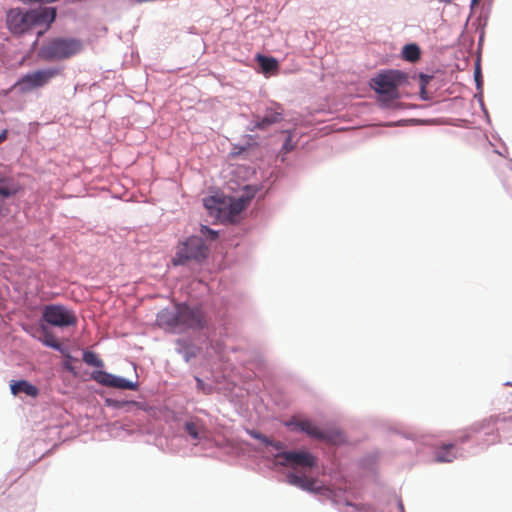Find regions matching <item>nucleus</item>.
Here are the masks:
<instances>
[{
    "instance_id": "5701e85b",
    "label": "nucleus",
    "mask_w": 512,
    "mask_h": 512,
    "mask_svg": "<svg viewBox=\"0 0 512 512\" xmlns=\"http://www.w3.org/2000/svg\"><path fill=\"white\" fill-rule=\"evenodd\" d=\"M222 204L223 203H221L214 197L204 199V206L206 209H208L210 211L217 209L221 214L223 213V210H224V208L222 207Z\"/></svg>"
},
{
    "instance_id": "6ab92c4d",
    "label": "nucleus",
    "mask_w": 512,
    "mask_h": 512,
    "mask_svg": "<svg viewBox=\"0 0 512 512\" xmlns=\"http://www.w3.org/2000/svg\"><path fill=\"white\" fill-rule=\"evenodd\" d=\"M43 336L38 339L47 347H51L56 350H60L61 344L55 335L50 332L46 327L42 328Z\"/></svg>"
},
{
    "instance_id": "393cba45",
    "label": "nucleus",
    "mask_w": 512,
    "mask_h": 512,
    "mask_svg": "<svg viewBox=\"0 0 512 512\" xmlns=\"http://www.w3.org/2000/svg\"><path fill=\"white\" fill-rule=\"evenodd\" d=\"M200 232L202 235L208 237L210 240H216L218 237V233L209 227L202 225L200 228Z\"/></svg>"
},
{
    "instance_id": "c85d7f7f",
    "label": "nucleus",
    "mask_w": 512,
    "mask_h": 512,
    "mask_svg": "<svg viewBox=\"0 0 512 512\" xmlns=\"http://www.w3.org/2000/svg\"><path fill=\"white\" fill-rule=\"evenodd\" d=\"M8 131L5 129L0 133V144H2L7 139Z\"/></svg>"
},
{
    "instance_id": "a211bd4d",
    "label": "nucleus",
    "mask_w": 512,
    "mask_h": 512,
    "mask_svg": "<svg viewBox=\"0 0 512 512\" xmlns=\"http://www.w3.org/2000/svg\"><path fill=\"white\" fill-rule=\"evenodd\" d=\"M421 51L417 44H407L402 49V58L406 61L414 63L420 59Z\"/></svg>"
},
{
    "instance_id": "c756f323",
    "label": "nucleus",
    "mask_w": 512,
    "mask_h": 512,
    "mask_svg": "<svg viewBox=\"0 0 512 512\" xmlns=\"http://www.w3.org/2000/svg\"><path fill=\"white\" fill-rule=\"evenodd\" d=\"M196 381H197V387L204 391V382L200 378H196Z\"/></svg>"
},
{
    "instance_id": "4468645a",
    "label": "nucleus",
    "mask_w": 512,
    "mask_h": 512,
    "mask_svg": "<svg viewBox=\"0 0 512 512\" xmlns=\"http://www.w3.org/2000/svg\"><path fill=\"white\" fill-rule=\"evenodd\" d=\"M10 390L14 396L23 393L31 398H36L39 395V389L26 380H12L10 382Z\"/></svg>"
},
{
    "instance_id": "0eeeda50",
    "label": "nucleus",
    "mask_w": 512,
    "mask_h": 512,
    "mask_svg": "<svg viewBox=\"0 0 512 512\" xmlns=\"http://www.w3.org/2000/svg\"><path fill=\"white\" fill-rule=\"evenodd\" d=\"M275 458L282 466L297 468H313L317 466V458L307 451H283L278 453Z\"/></svg>"
},
{
    "instance_id": "1a4fd4ad",
    "label": "nucleus",
    "mask_w": 512,
    "mask_h": 512,
    "mask_svg": "<svg viewBox=\"0 0 512 512\" xmlns=\"http://www.w3.org/2000/svg\"><path fill=\"white\" fill-rule=\"evenodd\" d=\"M178 329H196L204 325V316L200 308H191L186 304H178Z\"/></svg>"
},
{
    "instance_id": "cd10ccee",
    "label": "nucleus",
    "mask_w": 512,
    "mask_h": 512,
    "mask_svg": "<svg viewBox=\"0 0 512 512\" xmlns=\"http://www.w3.org/2000/svg\"><path fill=\"white\" fill-rule=\"evenodd\" d=\"M474 76H475V80H476L477 84L479 85L481 82V71H480L479 67H476Z\"/></svg>"
},
{
    "instance_id": "b1692460",
    "label": "nucleus",
    "mask_w": 512,
    "mask_h": 512,
    "mask_svg": "<svg viewBox=\"0 0 512 512\" xmlns=\"http://www.w3.org/2000/svg\"><path fill=\"white\" fill-rule=\"evenodd\" d=\"M433 77L426 74H420L419 82H420V94L422 99H428L426 95V86L429 84Z\"/></svg>"
},
{
    "instance_id": "2eb2a0df",
    "label": "nucleus",
    "mask_w": 512,
    "mask_h": 512,
    "mask_svg": "<svg viewBox=\"0 0 512 512\" xmlns=\"http://www.w3.org/2000/svg\"><path fill=\"white\" fill-rule=\"evenodd\" d=\"M157 323L166 329H178V309L171 311L164 309L157 314Z\"/></svg>"
},
{
    "instance_id": "ddd939ff",
    "label": "nucleus",
    "mask_w": 512,
    "mask_h": 512,
    "mask_svg": "<svg viewBox=\"0 0 512 512\" xmlns=\"http://www.w3.org/2000/svg\"><path fill=\"white\" fill-rule=\"evenodd\" d=\"M281 120L282 109L280 108V106H278L276 110H267L266 114L262 118L257 117V120L254 123V128L252 130H265L272 124L279 123Z\"/></svg>"
},
{
    "instance_id": "423d86ee",
    "label": "nucleus",
    "mask_w": 512,
    "mask_h": 512,
    "mask_svg": "<svg viewBox=\"0 0 512 512\" xmlns=\"http://www.w3.org/2000/svg\"><path fill=\"white\" fill-rule=\"evenodd\" d=\"M42 319L55 327H68L77 324L74 312L63 305L50 304L43 307Z\"/></svg>"
},
{
    "instance_id": "6e6552de",
    "label": "nucleus",
    "mask_w": 512,
    "mask_h": 512,
    "mask_svg": "<svg viewBox=\"0 0 512 512\" xmlns=\"http://www.w3.org/2000/svg\"><path fill=\"white\" fill-rule=\"evenodd\" d=\"M60 73L57 68H48L43 70H37L32 73L24 75L17 83L21 86L22 90L30 91L39 87H43L50 82L51 79L56 77Z\"/></svg>"
},
{
    "instance_id": "a878e982",
    "label": "nucleus",
    "mask_w": 512,
    "mask_h": 512,
    "mask_svg": "<svg viewBox=\"0 0 512 512\" xmlns=\"http://www.w3.org/2000/svg\"><path fill=\"white\" fill-rule=\"evenodd\" d=\"M263 443H265L266 445L272 446L273 448H275L277 450H281L284 447L282 442L271 441L267 437H263Z\"/></svg>"
},
{
    "instance_id": "412c9836",
    "label": "nucleus",
    "mask_w": 512,
    "mask_h": 512,
    "mask_svg": "<svg viewBox=\"0 0 512 512\" xmlns=\"http://www.w3.org/2000/svg\"><path fill=\"white\" fill-rule=\"evenodd\" d=\"M204 430L203 425L198 422L190 421L185 423V431L194 439L200 440L201 432Z\"/></svg>"
},
{
    "instance_id": "f257e3e1",
    "label": "nucleus",
    "mask_w": 512,
    "mask_h": 512,
    "mask_svg": "<svg viewBox=\"0 0 512 512\" xmlns=\"http://www.w3.org/2000/svg\"><path fill=\"white\" fill-rule=\"evenodd\" d=\"M56 18V9L53 7H40L32 10L14 8L7 13V25L13 34H24L34 28H42L37 32L41 37Z\"/></svg>"
},
{
    "instance_id": "dca6fc26",
    "label": "nucleus",
    "mask_w": 512,
    "mask_h": 512,
    "mask_svg": "<svg viewBox=\"0 0 512 512\" xmlns=\"http://www.w3.org/2000/svg\"><path fill=\"white\" fill-rule=\"evenodd\" d=\"M19 191V185L14 180L0 172V197L8 198Z\"/></svg>"
},
{
    "instance_id": "4be33fe9",
    "label": "nucleus",
    "mask_w": 512,
    "mask_h": 512,
    "mask_svg": "<svg viewBox=\"0 0 512 512\" xmlns=\"http://www.w3.org/2000/svg\"><path fill=\"white\" fill-rule=\"evenodd\" d=\"M83 361L89 365L97 368H102L104 366V362L102 359L98 357V355L92 351H85L83 353Z\"/></svg>"
},
{
    "instance_id": "bb28decb",
    "label": "nucleus",
    "mask_w": 512,
    "mask_h": 512,
    "mask_svg": "<svg viewBox=\"0 0 512 512\" xmlns=\"http://www.w3.org/2000/svg\"><path fill=\"white\" fill-rule=\"evenodd\" d=\"M64 368H65L67 371H69V372H71V373H73V374H76V371H75L74 366H73L69 361H66V362L64 363Z\"/></svg>"
},
{
    "instance_id": "9d476101",
    "label": "nucleus",
    "mask_w": 512,
    "mask_h": 512,
    "mask_svg": "<svg viewBox=\"0 0 512 512\" xmlns=\"http://www.w3.org/2000/svg\"><path fill=\"white\" fill-rule=\"evenodd\" d=\"M91 378L97 383L106 387L118 388L122 390H136L138 388L137 382L115 376L103 370L93 371Z\"/></svg>"
},
{
    "instance_id": "20e7f679",
    "label": "nucleus",
    "mask_w": 512,
    "mask_h": 512,
    "mask_svg": "<svg viewBox=\"0 0 512 512\" xmlns=\"http://www.w3.org/2000/svg\"><path fill=\"white\" fill-rule=\"evenodd\" d=\"M208 251L209 249L201 237L191 236L178 245L172 263L184 265L189 261L201 262L206 259Z\"/></svg>"
},
{
    "instance_id": "f8f14e48",
    "label": "nucleus",
    "mask_w": 512,
    "mask_h": 512,
    "mask_svg": "<svg viewBox=\"0 0 512 512\" xmlns=\"http://www.w3.org/2000/svg\"><path fill=\"white\" fill-rule=\"evenodd\" d=\"M250 197L231 198L227 207H223V217L231 223H236L242 211L249 205Z\"/></svg>"
},
{
    "instance_id": "7ed1b4c3",
    "label": "nucleus",
    "mask_w": 512,
    "mask_h": 512,
    "mask_svg": "<svg viewBox=\"0 0 512 512\" xmlns=\"http://www.w3.org/2000/svg\"><path fill=\"white\" fill-rule=\"evenodd\" d=\"M407 80L405 73L399 70H386L376 75L371 82V87L381 95L383 100H395L399 98L398 88Z\"/></svg>"
},
{
    "instance_id": "f3484780",
    "label": "nucleus",
    "mask_w": 512,
    "mask_h": 512,
    "mask_svg": "<svg viewBox=\"0 0 512 512\" xmlns=\"http://www.w3.org/2000/svg\"><path fill=\"white\" fill-rule=\"evenodd\" d=\"M454 458H456V452L453 444L444 445L435 453L437 462H451Z\"/></svg>"
},
{
    "instance_id": "f03ea898",
    "label": "nucleus",
    "mask_w": 512,
    "mask_h": 512,
    "mask_svg": "<svg viewBox=\"0 0 512 512\" xmlns=\"http://www.w3.org/2000/svg\"><path fill=\"white\" fill-rule=\"evenodd\" d=\"M82 49V42L78 39L56 37L42 45L38 55L45 61H59L73 57Z\"/></svg>"
},
{
    "instance_id": "aec40b11",
    "label": "nucleus",
    "mask_w": 512,
    "mask_h": 512,
    "mask_svg": "<svg viewBox=\"0 0 512 512\" xmlns=\"http://www.w3.org/2000/svg\"><path fill=\"white\" fill-rule=\"evenodd\" d=\"M258 63L261 69L266 73L275 71L278 68V63L274 58L260 55L258 56Z\"/></svg>"
},
{
    "instance_id": "9b49d317",
    "label": "nucleus",
    "mask_w": 512,
    "mask_h": 512,
    "mask_svg": "<svg viewBox=\"0 0 512 512\" xmlns=\"http://www.w3.org/2000/svg\"><path fill=\"white\" fill-rule=\"evenodd\" d=\"M287 482L290 485L296 486L302 490L320 493L325 490L323 485H318V480L316 478L308 477L305 474H297L295 472H289L286 475Z\"/></svg>"
},
{
    "instance_id": "7c9ffc66",
    "label": "nucleus",
    "mask_w": 512,
    "mask_h": 512,
    "mask_svg": "<svg viewBox=\"0 0 512 512\" xmlns=\"http://www.w3.org/2000/svg\"><path fill=\"white\" fill-rule=\"evenodd\" d=\"M251 435L256 438V439H259L263 442V435H261L260 433H256V432H252Z\"/></svg>"
},
{
    "instance_id": "473e14b6",
    "label": "nucleus",
    "mask_w": 512,
    "mask_h": 512,
    "mask_svg": "<svg viewBox=\"0 0 512 512\" xmlns=\"http://www.w3.org/2000/svg\"><path fill=\"white\" fill-rule=\"evenodd\" d=\"M480 0H472V5H476L479 3Z\"/></svg>"
},
{
    "instance_id": "39448f33",
    "label": "nucleus",
    "mask_w": 512,
    "mask_h": 512,
    "mask_svg": "<svg viewBox=\"0 0 512 512\" xmlns=\"http://www.w3.org/2000/svg\"><path fill=\"white\" fill-rule=\"evenodd\" d=\"M285 425L287 427H291L293 430L305 432L308 436L314 439L322 440L331 444H339L344 439L343 435L339 431H323L309 420L292 418L290 421H287Z\"/></svg>"
},
{
    "instance_id": "2f4dec72",
    "label": "nucleus",
    "mask_w": 512,
    "mask_h": 512,
    "mask_svg": "<svg viewBox=\"0 0 512 512\" xmlns=\"http://www.w3.org/2000/svg\"><path fill=\"white\" fill-rule=\"evenodd\" d=\"M441 3L450 4L453 0H438Z\"/></svg>"
}]
</instances>
